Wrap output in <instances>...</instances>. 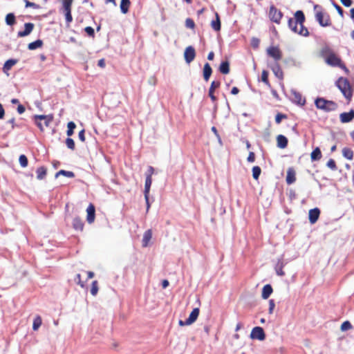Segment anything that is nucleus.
Masks as SVG:
<instances>
[{
  "instance_id": "f257e3e1",
  "label": "nucleus",
  "mask_w": 354,
  "mask_h": 354,
  "mask_svg": "<svg viewBox=\"0 0 354 354\" xmlns=\"http://www.w3.org/2000/svg\"><path fill=\"white\" fill-rule=\"evenodd\" d=\"M305 20L306 17L303 11L297 10L295 13V18H290L288 19V27L294 32L303 37H308L309 32L308 28L304 26Z\"/></svg>"
},
{
  "instance_id": "f03ea898",
  "label": "nucleus",
  "mask_w": 354,
  "mask_h": 354,
  "mask_svg": "<svg viewBox=\"0 0 354 354\" xmlns=\"http://www.w3.org/2000/svg\"><path fill=\"white\" fill-rule=\"evenodd\" d=\"M315 17L322 27L330 26L332 24L330 15L325 12L323 7L318 4L314 5Z\"/></svg>"
},
{
  "instance_id": "7ed1b4c3",
  "label": "nucleus",
  "mask_w": 354,
  "mask_h": 354,
  "mask_svg": "<svg viewBox=\"0 0 354 354\" xmlns=\"http://www.w3.org/2000/svg\"><path fill=\"white\" fill-rule=\"evenodd\" d=\"M326 62L332 66H339L342 68L347 74L349 70L346 68L342 59L330 50H326L325 52Z\"/></svg>"
},
{
  "instance_id": "20e7f679",
  "label": "nucleus",
  "mask_w": 354,
  "mask_h": 354,
  "mask_svg": "<svg viewBox=\"0 0 354 354\" xmlns=\"http://www.w3.org/2000/svg\"><path fill=\"white\" fill-rule=\"evenodd\" d=\"M336 86L346 99L350 102L353 96V91L349 81L346 78L339 77L336 82Z\"/></svg>"
},
{
  "instance_id": "39448f33",
  "label": "nucleus",
  "mask_w": 354,
  "mask_h": 354,
  "mask_svg": "<svg viewBox=\"0 0 354 354\" xmlns=\"http://www.w3.org/2000/svg\"><path fill=\"white\" fill-rule=\"evenodd\" d=\"M315 104L317 109L325 112L335 111L338 107L336 102L332 100H326L324 97H317L315 100Z\"/></svg>"
},
{
  "instance_id": "423d86ee",
  "label": "nucleus",
  "mask_w": 354,
  "mask_h": 354,
  "mask_svg": "<svg viewBox=\"0 0 354 354\" xmlns=\"http://www.w3.org/2000/svg\"><path fill=\"white\" fill-rule=\"evenodd\" d=\"M154 173V168L152 166H149L147 169V171L146 173V180H145V198L147 202V208L149 207V190L150 187L152 183V175Z\"/></svg>"
},
{
  "instance_id": "0eeeda50",
  "label": "nucleus",
  "mask_w": 354,
  "mask_h": 354,
  "mask_svg": "<svg viewBox=\"0 0 354 354\" xmlns=\"http://www.w3.org/2000/svg\"><path fill=\"white\" fill-rule=\"evenodd\" d=\"M33 119L36 125L41 131H43L44 128L43 124L41 123V120H43L44 126L47 127L53 121V118L50 115H35L33 116Z\"/></svg>"
},
{
  "instance_id": "6e6552de",
  "label": "nucleus",
  "mask_w": 354,
  "mask_h": 354,
  "mask_svg": "<svg viewBox=\"0 0 354 354\" xmlns=\"http://www.w3.org/2000/svg\"><path fill=\"white\" fill-rule=\"evenodd\" d=\"M74 0H62V10L65 15L66 26L69 27L73 21L71 14L72 4Z\"/></svg>"
},
{
  "instance_id": "1a4fd4ad",
  "label": "nucleus",
  "mask_w": 354,
  "mask_h": 354,
  "mask_svg": "<svg viewBox=\"0 0 354 354\" xmlns=\"http://www.w3.org/2000/svg\"><path fill=\"white\" fill-rule=\"evenodd\" d=\"M267 55L272 57L274 63H279L283 57V53L279 46H271L266 50Z\"/></svg>"
},
{
  "instance_id": "9d476101",
  "label": "nucleus",
  "mask_w": 354,
  "mask_h": 354,
  "mask_svg": "<svg viewBox=\"0 0 354 354\" xmlns=\"http://www.w3.org/2000/svg\"><path fill=\"white\" fill-rule=\"evenodd\" d=\"M268 15L270 19L277 24H279L281 23V20L283 17L282 12L278 10L273 5L270 6Z\"/></svg>"
},
{
  "instance_id": "9b49d317",
  "label": "nucleus",
  "mask_w": 354,
  "mask_h": 354,
  "mask_svg": "<svg viewBox=\"0 0 354 354\" xmlns=\"http://www.w3.org/2000/svg\"><path fill=\"white\" fill-rule=\"evenodd\" d=\"M250 337L252 339H256L259 340H264L266 338V334L263 329L261 327L256 326L253 328L250 333Z\"/></svg>"
},
{
  "instance_id": "f8f14e48",
  "label": "nucleus",
  "mask_w": 354,
  "mask_h": 354,
  "mask_svg": "<svg viewBox=\"0 0 354 354\" xmlns=\"http://www.w3.org/2000/svg\"><path fill=\"white\" fill-rule=\"evenodd\" d=\"M184 57L187 63H191L196 57L195 49L191 46L187 47L185 50Z\"/></svg>"
},
{
  "instance_id": "ddd939ff",
  "label": "nucleus",
  "mask_w": 354,
  "mask_h": 354,
  "mask_svg": "<svg viewBox=\"0 0 354 354\" xmlns=\"http://www.w3.org/2000/svg\"><path fill=\"white\" fill-rule=\"evenodd\" d=\"M354 119V110L351 109L349 112L340 113L339 120L342 123H348Z\"/></svg>"
},
{
  "instance_id": "4468645a",
  "label": "nucleus",
  "mask_w": 354,
  "mask_h": 354,
  "mask_svg": "<svg viewBox=\"0 0 354 354\" xmlns=\"http://www.w3.org/2000/svg\"><path fill=\"white\" fill-rule=\"evenodd\" d=\"M220 86H221V82L219 81H213L211 83L210 87L209 88V96L213 102H215L217 101V98L214 95V91L216 88H219Z\"/></svg>"
},
{
  "instance_id": "2eb2a0df",
  "label": "nucleus",
  "mask_w": 354,
  "mask_h": 354,
  "mask_svg": "<svg viewBox=\"0 0 354 354\" xmlns=\"http://www.w3.org/2000/svg\"><path fill=\"white\" fill-rule=\"evenodd\" d=\"M86 221L88 223H92L95 218V208L93 204L90 203L86 209Z\"/></svg>"
},
{
  "instance_id": "dca6fc26",
  "label": "nucleus",
  "mask_w": 354,
  "mask_h": 354,
  "mask_svg": "<svg viewBox=\"0 0 354 354\" xmlns=\"http://www.w3.org/2000/svg\"><path fill=\"white\" fill-rule=\"evenodd\" d=\"M320 215V210L319 208L316 207L314 209H311L308 212V218L309 221L311 224H314L317 222Z\"/></svg>"
},
{
  "instance_id": "f3484780",
  "label": "nucleus",
  "mask_w": 354,
  "mask_h": 354,
  "mask_svg": "<svg viewBox=\"0 0 354 354\" xmlns=\"http://www.w3.org/2000/svg\"><path fill=\"white\" fill-rule=\"evenodd\" d=\"M34 24L32 23H26L24 25V30L23 31H19L17 33V36L19 37H24L30 34L34 28Z\"/></svg>"
},
{
  "instance_id": "a211bd4d",
  "label": "nucleus",
  "mask_w": 354,
  "mask_h": 354,
  "mask_svg": "<svg viewBox=\"0 0 354 354\" xmlns=\"http://www.w3.org/2000/svg\"><path fill=\"white\" fill-rule=\"evenodd\" d=\"M272 72L274 75L279 80H282L283 79V72L279 64V63H274V64L271 67Z\"/></svg>"
},
{
  "instance_id": "6ab92c4d",
  "label": "nucleus",
  "mask_w": 354,
  "mask_h": 354,
  "mask_svg": "<svg viewBox=\"0 0 354 354\" xmlns=\"http://www.w3.org/2000/svg\"><path fill=\"white\" fill-rule=\"evenodd\" d=\"M200 310L198 308H195L191 312L189 317L187 319V323L188 324H192L195 322L199 315Z\"/></svg>"
},
{
  "instance_id": "aec40b11",
  "label": "nucleus",
  "mask_w": 354,
  "mask_h": 354,
  "mask_svg": "<svg viewBox=\"0 0 354 354\" xmlns=\"http://www.w3.org/2000/svg\"><path fill=\"white\" fill-rule=\"evenodd\" d=\"M288 140L283 135H279L277 137V145L280 149H285L288 146Z\"/></svg>"
},
{
  "instance_id": "412c9836",
  "label": "nucleus",
  "mask_w": 354,
  "mask_h": 354,
  "mask_svg": "<svg viewBox=\"0 0 354 354\" xmlns=\"http://www.w3.org/2000/svg\"><path fill=\"white\" fill-rule=\"evenodd\" d=\"M151 238H152V230H148L145 231L143 234L142 241V247H144V248L147 247Z\"/></svg>"
},
{
  "instance_id": "4be33fe9",
  "label": "nucleus",
  "mask_w": 354,
  "mask_h": 354,
  "mask_svg": "<svg viewBox=\"0 0 354 354\" xmlns=\"http://www.w3.org/2000/svg\"><path fill=\"white\" fill-rule=\"evenodd\" d=\"M84 222L80 217H75L73 220V227L77 231H82L84 229Z\"/></svg>"
},
{
  "instance_id": "5701e85b",
  "label": "nucleus",
  "mask_w": 354,
  "mask_h": 354,
  "mask_svg": "<svg viewBox=\"0 0 354 354\" xmlns=\"http://www.w3.org/2000/svg\"><path fill=\"white\" fill-rule=\"evenodd\" d=\"M296 180L295 171L292 168H289L287 171L286 183L291 185Z\"/></svg>"
},
{
  "instance_id": "b1692460",
  "label": "nucleus",
  "mask_w": 354,
  "mask_h": 354,
  "mask_svg": "<svg viewBox=\"0 0 354 354\" xmlns=\"http://www.w3.org/2000/svg\"><path fill=\"white\" fill-rule=\"evenodd\" d=\"M215 17L216 19L211 22V27L214 30L218 32L221 30V28L220 17L217 12H216Z\"/></svg>"
},
{
  "instance_id": "393cba45",
  "label": "nucleus",
  "mask_w": 354,
  "mask_h": 354,
  "mask_svg": "<svg viewBox=\"0 0 354 354\" xmlns=\"http://www.w3.org/2000/svg\"><path fill=\"white\" fill-rule=\"evenodd\" d=\"M292 100L298 104L299 105H304L306 103V100L300 93L294 92L292 93Z\"/></svg>"
},
{
  "instance_id": "a878e982",
  "label": "nucleus",
  "mask_w": 354,
  "mask_h": 354,
  "mask_svg": "<svg viewBox=\"0 0 354 354\" xmlns=\"http://www.w3.org/2000/svg\"><path fill=\"white\" fill-rule=\"evenodd\" d=\"M273 289L270 284L265 285L262 290L261 297L263 299H268L272 293Z\"/></svg>"
},
{
  "instance_id": "bb28decb",
  "label": "nucleus",
  "mask_w": 354,
  "mask_h": 354,
  "mask_svg": "<svg viewBox=\"0 0 354 354\" xmlns=\"http://www.w3.org/2000/svg\"><path fill=\"white\" fill-rule=\"evenodd\" d=\"M212 73V69L209 63H205L203 67V78L207 82Z\"/></svg>"
},
{
  "instance_id": "cd10ccee",
  "label": "nucleus",
  "mask_w": 354,
  "mask_h": 354,
  "mask_svg": "<svg viewBox=\"0 0 354 354\" xmlns=\"http://www.w3.org/2000/svg\"><path fill=\"white\" fill-rule=\"evenodd\" d=\"M322 157V153L320 149L316 147L310 153V158L312 161L319 160Z\"/></svg>"
},
{
  "instance_id": "c85d7f7f",
  "label": "nucleus",
  "mask_w": 354,
  "mask_h": 354,
  "mask_svg": "<svg viewBox=\"0 0 354 354\" xmlns=\"http://www.w3.org/2000/svg\"><path fill=\"white\" fill-rule=\"evenodd\" d=\"M17 62L16 59H8L7 60L3 66V71L4 73H8V72L12 68L13 66H15Z\"/></svg>"
},
{
  "instance_id": "c756f323",
  "label": "nucleus",
  "mask_w": 354,
  "mask_h": 354,
  "mask_svg": "<svg viewBox=\"0 0 354 354\" xmlns=\"http://www.w3.org/2000/svg\"><path fill=\"white\" fill-rule=\"evenodd\" d=\"M219 71L221 73L226 75L230 73V63L228 61L222 62L219 66Z\"/></svg>"
},
{
  "instance_id": "7c9ffc66",
  "label": "nucleus",
  "mask_w": 354,
  "mask_h": 354,
  "mask_svg": "<svg viewBox=\"0 0 354 354\" xmlns=\"http://www.w3.org/2000/svg\"><path fill=\"white\" fill-rule=\"evenodd\" d=\"M130 6H131L130 0H121V2H120L121 12L123 14H127L129 12Z\"/></svg>"
},
{
  "instance_id": "2f4dec72",
  "label": "nucleus",
  "mask_w": 354,
  "mask_h": 354,
  "mask_svg": "<svg viewBox=\"0 0 354 354\" xmlns=\"http://www.w3.org/2000/svg\"><path fill=\"white\" fill-rule=\"evenodd\" d=\"M42 46H43V41L41 39H37L33 42L28 44V48L30 50H33L37 48L42 47Z\"/></svg>"
},
{
  "instance_id": "473e14b6",
  "label": "nucleus",
  "mask_w": 354,
  "mask_h": 354,
  "mask_svg": "<svg viewBox=\"0 0 354 354\" xmlns=\"http://www.w3.org/2000/svg\"><path fill=\"white\" fill-rule=\"evenodd\" d=\"M284 263L282 261L279 260L275 266V270L279 276H283L285 272L283 271Z\"/></svg>"
},
{
  "instance_id": "72a5a7b5",
  "label": "nucleus",
  "mask_w": 354,
  "mask_h": 354,
  "mask_svg": "<svg viewBox=\"0 0 354 354\" xmlns=\"http://www.w3.org/2000/svg\"><path fill=\"white\" fill-rule=\"evenodd\" d=\"M342 155L348 160H352L353 158V151L351 149L348 147H344L342 149Z\"/></svg>"
},
{
  "instance_id": "f704fd0d",
  "label": "nucleus",
  "mask_w": 354,
  "mask_h": 354,
  "mask_svg": "<svg viewBox=\"0 0 354 354\" xmlns=\"http://www.w3.org/2000/svg\"><path fill=\"white\" fill-rule=\"evenodd\" d=\"M6 23L8 26H13L16 23L15 16L13 13H8L6 16Z\"/></svg>"
},
{
  "instance_id": "c9c22d12",
  "label": "nucleus",
  "mask_w": 354,
  "mask_h": 354,
  "mask_svg": "<svg viewBox=\"0 0 354 354\" xmlns=\"http://www.w3.org/2000/svg\"><path fill=\"white\" fill-rule=\"evenodd\" d=\"M37 178L39 180H42L46 175V169L44 167H40L37 169Z\"/></svg>"
},
{
  "instance_id": "e433bc0d",
  "label": "nucleus",
  "mask_w": 354,
  "mask_h": 354,
  "mask_svg": "<svg viewBox=\"0 0 354 354\" xmlns=\"http://www.w3.org/2000/svg\"><path fill=\"white\" fill-rule=\"evenodd\" d=\"M41 324H42V320H41V317L39 315L36 316L33 320V324H32L33 330H37L39 329V328L41 326Z\"/></svg>"
},
{
  "instance_id": "4c0bfd02",
  "label": "nucleus",
  "mask_w": 354,
  "mask_h": 354,
  "mask_svg": "<svg viewBox=\"0 0 354 354\" xmlns=\"http://www.w3.org/2000/svg\"><path fill=\"white\" fill-rule=\"evenodd\" d=\"M76 127V124L74 122H69L67 124V131H66V135L70 137L74 133V129Z\"/></svg>"
},
{
  "instance_id": "58836bf2",
  "label": "nucleus",
  "mask_w": 354,
  "mask_h": 354,
  "mask_svg": "<svg viewBox=\"0 0 354 354\" xmlns=\"http://www.w3.org/2000/svg\"><path fill=\"white\" fill-rule=\"evenodd\" d=\"M59 175H63L68 178H73L75 176V174L73 171H65V170H59L56 173L55 177H58Z\"/></svg>"
},
{
  "instance_id": "ea45409f",
  "label": "nucleus",
  "mask_w": 354,
  "mask_h": 354,
  "mask_svg": "<svg viewBox=\"0 0 354 354\" xmlns=\"http://www.w3.org/2000/svg\"><path fill=\"white\" fill-rule=\"evenodd\" d=\"M98 292V282L97 281H93L91 283V294L93 296H95Z\"/></svg>"
},
{
  "instance_id": "a19ab883",
  "label": "nucleus",
  "mask_w": 354,
  "mask_h": 354,
  "mask_svg": "<svg viewBox=\"0 0 354 354\" xmlns=\"http://www.w3.org/2000/svg\"><path fill=\"white\" fill-rule=\"evenodd\" d=\"M261 169L259 166H254L252 168V176L255 180H257L259 178L261 174Z\"/></svg>"
},
{
  "instance_id": "79ce46f5",
  "label": "nucleus",
  "mask_w": 354,
  "mask_h": 354,
  "mask_svg": "<svg viewBox=\"0 0 354 354\" xmlns=\"http://www.w3.org/2000/svg\"><path fill=\"white\" fill-rule=\"evenodd\" d=\"M19 161L22 167H26L28 166V160L25 155H21L19 156Z\"/></svg>"
},
{
  "instance_id": "37998d69",
  "label": "nucleus",
  "mask_w": 354,
  "mask_h": 354,
  "mask_svg": "<svg viewBox=\"0 0 354 354\" xmlns=\"http://www.w3.org/2000/svg\"><path fill=\"white\" fill-rule=\"evenodd\" d=\"M326 166L330 168L333 171H336L337 169V167L336 165V162L333 159H329L326 163Z\"/></svg>"
},
{
  "instance_id": "c03bdc74",
  "label": "nucleus",
  "mask_w": 354,
  "mask_h": 354,
  "mask_svg": "<svg viewBox=\"0 0 354 354\" xmlns=\"http://www.w3.org/2000/svg\"><path fill=\"white\" fill-rule=\"evenodd\" d=\"M66 145L67 147L71 150H74L75 148V145L74 140L71 138H67L66 139Z\"/></svg>"
},
{
  "instance_id": "a18cd8bd",
  "label": "nucleus",
  "mask_w": 354,
  "mask_h": 354,
  "mask_svg": "<svg viewBox=\"0 0 354 354\" xmlns=\"http://www.w3.org/2000/svg\"><path fill=\"white\" fill-rule=\"evenodd\" d=\"M261 80L266 84L270 85L268 80V73L266 71H263L261 73Z\"/></svg>"
},
{
  "instance_id": "49530a36",
  "label": "nucleus",
  "mask_w": 354,
  "mask_h": 354,
  "mask_svg": "<svg viewBox=\"0 0 354 354\" xmlns=\"http://www.w3.org/2000/svg\"><path fill=\"white\" fill-rule=\"evenodd\" d=\"M287 115L283 113H279L275 116V122L277 124H280L283 119H286Z\"/></svg>"
},
{
  "instance_id": "de8ad7c7",
  "label": "nucleus",
  "mask_w": 354,
  "mask_h": 354,
  "mask_svg": "<svg viewBox=\"0 0 354 354\" xmlns=\"http://www.w3.org/2000/svg\"><path fill=\"white\" fill-rule=\"evenodd\" d=\"M352 328V325L348 321L343 322L341 325V330L342 331L348 330Z\"/></svg>"
},
{
  "instance_id": "09e8293b",
  "label": "nucleus",
  "mask_w": 354,
  "mask_h": 354,
  "mask_svg": "<svg viewBox=\"0 0 354 354\" xmlns=\"http://www.w3.org/2000/svg\"><path fill=\"white\" fill-rule=\"evenodd\" d=\"M185 26L188 28L194 29L195 28V23L193 21V19H192L190 18H187L185 20Z\"/></svg>"
},
{
  "instance_id": "8fccbe9b",
  "label": "nucleus",
  "mask_w": 354,
  "mask_h": 354,
  "mask_svg": "<svg viewBox=\"0 0 354 354\" xmlns=\"http://www.w3.org/2000/svg\"><path fill=\"white\" fill-rule=\"evenodd\" d=\"M75 281L78 285H80L82 288H84L85 283H84V281H82L81 274H76L75 278Z\"/></svg>"
},
{
  "instance_id": "3c124183",
  "label": "nucleus",
  "mask_w": 354,
  "mask_h": 354,
  "mask_svg": "<svg viewBox=\"0 0 354 354\" xmlns=\"http://www.w3.org/2000/svg\"><path fill=\"white\" fill-rule=\"evenodd\" d=\"M24 1L26 3V8L30 7V8H32L34 9L39 8V6L38 4H36L35 3L30 2L28 0H24Z\"/></svg>"
},
{
  "instance_id": "603ef678",
  "label": "nucleus",
  "mask_w": 354,
  "mask_h": 354,
  "mask_svg": "<svg viewBox=\"0 0 354 354\" xmlns=\"http://www.w3.org/2000/svg\"><path fill=\"white\" fill-rule=\"evenodd\" d=\"M85 32L87 33V35L91 37H94L95 36V32L94 29L91 26H87L84 28Z\"/></svg>"
},
{
  "instance_id": "864d4df0",
  "label": "nucleus",
  "mask_w": 354,
  "mask_h": 354,
  "mask_svg": "<svg viewBox=\"0 0 354 354\" xmlns=\"http://www.w3.org/2000/svg\"><path fill=\"white\" fill-rule=\"evenodd\" d=\"M274 307H275L274 301L273 299H270L269 301V309H268L269 314H272Z\"/></svg>"
},
{
  "instance_id": "5fc2aeb1",
  "label": "nucleus",
  "mask_w": 354,
  "mask_h": 354,
  "mask_svg": "<svg viewBox=\"0 0 354 354\" xmlns=\"http://www.w3.org/2000/svg\"><path fill=\"white\" fill-rule=\"evenodd\" d=\"M78 137H79V139L82 141V142H85L86 140V138H85V130L84 129H82L81 130L80 132H79V134H78Z\"/></svg>"
},
{
  "instance_id": "6e6d98bb",
  "label": "nucleus",
  "mask_w": 354,
  "mask_h": 354,
  "mask_svg": "<svg viewBox=\"0 0 354 354\" xmlns=\"http://www.w3.org/2000/svg\"><path fill=\"white\" fill-rule=\"evenodd\" d=\"M248 161L250 162H254L255 160V154L254 152L252 151H250L249 153V155L248 156V158H247Z\"/></svg>"
},
{
  "instance_id": "4d7b16f0",
  "label": "nucleus",
  "mask_w": 354,
  "mask_h": 354,
  "mask_svg": "<svg viewBox=\"0 0 354 354\" xmlns=\"http://www.w3.org/2000/svg\"><path fill=\"white\" fill-rule=\"evenodd\" d=\"M334 6L335 8V9L337 10V12L339 13V15L343 17H344V10L343 9L337 4L335 3L334 4Z\"/></svg>"
},
{
  "instance_id": "13d9d810",
  "label": "nucleus",
  "mask_w": 354,
  "mask_h": 354,
  "mask_svg": "<svg viewBox=\"0 0 354 354\" xmlns=\"http://www.w3.org/2000/svg\"><path fill=\"white\" fill-rule=\"evenodd\" d=\"M148 82L152 86H155L157 84V78L155 76H151L149 78Z\"/></svg>"
},
{
  "instance_id": "bf43d9fd",
  "label": "nucleus",
  "mask_w": 354,
  "mask_h": 354,
  "mask_svg": "<svg viewBox=\"0 0 354 354\" xmlns=\"http://www.w3.org/2000/svg\"><path fill=\"white\" fill-rule=\"evenodd\" d=\"M345 7H350L353 4L352 0H339Z\"/></svg>"
},
{
  "instance_id": "052dcab7",
  "label": "nucleus",
  "mask_w": 354,
  "mask_h": 354,
  "mask_svg": "<svg viewBox=\"0 0 354 354\" xmlns=\"http://www.w3.org/2000/svg\"><path fill=\"white\" fill-rule=\"evenodd\" d=\"M25 107L22 104H19L17 106V112L19 114H22L25 111Z\"/></svg>"
},
{
  "instance_id": "680f3d73",
  "label": "nucleus",
  "mask_w": 354,
  "mask_h": 354,
  "mask_svg": "<svg viewBox=\"0 0 354 354\" xmlns=\"http://www.w3.org/2000/svg\"><path fill=\"white\" fill-rule=\"evenodd\" d=\"M97 66L100 68H104L105 67V60L104 59H100L98 61Z\"/></svg>"
},
{
  "instance_id": "e2e57ef3",
  "label": "nucleus",
  "mask_w": 354,
  "mask_h": 354,
  "mask_svg": "<svg viewBox=\"0 0 354 354\" xmlns=\"http://www.w3.org/2000/svg\"><path fill=\"white\" fill-rule=\"evenodd\" d=\"M8 123L10 124H11V128L12 129H15V118H12L11 119H10L8 121Z\"/></svg>"
},
{
  "instance_id": "0e129e2a",
  "label": "nucleus",
  "mask_w": 354,
  "mask_h": 354,
  "mask_svg": "<svg viewBox=\"0 0 354 354\" xmlns=\"http://www.w3.org/2000/svg\"><path fill=\"white\" fill-rule=\"evenodd\" d=\"M5 115V111L2 106V104L0 103V119H3Z\"/></svg>"
},
{
  "instance_id": "69168bd1",
  "label": "nucleus",
  "mask_w": 354,
  "mask_h": 354,
  "mask_svg": "<svg viewBox=\"0 0 354 354\" xmlns=\"http://www.w3.org/2000/svg\"><path fill=\"white\" fill-rule=\"evenodd\" d=\"M239 93V89L237 87H236V86H234V87L232 88V90H231V93H232V95H236V94H238Z\"/></svg>"
},
{
  "instance_id": "338daca9",
  "label": "nucleus",
  "mask_w": 354,
  "mask_h": 354,
  "mask_svg": "<svg viewBox=\"0 0 354 354\" xmlns=\"http://www.w3.org/2000/svg\"><path fill=\"white\" fill-rule=\"evenodd\" d=\"M259 39L254 38L252 39V46L254 47V48H257L258 46V45H259Z\"/></svg>"
},
{
  "instance_id": "774afa93",
  "label": "nucleus",
  "mask_w": 354,
  "mask_h": 354,
  "mask_svg": "<svg viewBox=\"0 0 354 354\" xmlns=\"http://www.w3.org/2000/svg\"><path fill=\"white\" fill-rule=\"evenodd\" d=\"M169 286V281L167 279H165L162 282V286L163 288H166Z\"/></svg>"
}]
</instances>
